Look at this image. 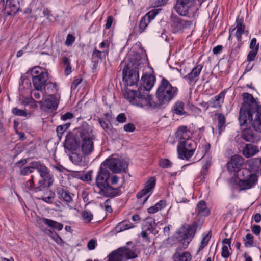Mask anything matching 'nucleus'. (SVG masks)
<instances>
[{"instance_id":"f257e3e1","label":"nucleus","mask_w":261,"mask_h":261,"mask_svg":"<svg viewBox=\"0 0 261 261\" xmlns=\"http://www.w3.org/2000/svg\"><path fill=\"white\" fill-rule=\"evenodd\" d=\"M156 79L151 74H144L141 77L138 91L127 89L124 94L125 99L130 103L140 107H155V104L151 96L148 94L154 86Z\"/></svg>"},{"instance_id":"f03ea898","label":"nucleus","mask_w":261,"mask_h":261,"mask_svg":"<svg viewBox=\"0 0 261 261\" xmlns=\"http://www.w3.org/2000/svg\"><path fill=\"white\" fill-rule=\"evenodd\" d=\"M260 162L261 160L258 158L250 159L247 161V167L239 173L238 176L240 178L239 185L241 189L251 188L257 183L258 177L260 175L259 169Z\"/></svg>"},{"instance_id":"7ed1b4c3","label":"nucleus","mask_w":261,"mask_h":261,"mask_svg":"<svg viewBox=\"0 0 261 261\" xmlns=\"http://www.w3.org/2000/svg\"><path fill=\"white\" fill-rule=\"evenodd\" d=\"M110 173L107 169L100 167L97 172L94 190L99 195L107 197L118 195L119 189L111 187L108 183Z\"/></svg>"},{"instance_id":"20e7f679","label":"nucleus","mask_w":261,"mask_h":261,"mask_svg":"<svg viewBox=\"0 0 261 261\" xmlns=\"http://www.w3.org/2000/svg\"><path fill=\"white\" fill-rule=\"evenodd\" d=\"M177 92L178 89L163 78L156 90V96L160 105H167L176 96Z\"/></svg>"},{"instance_id":"39448f33","label":"nucleus","mask_w":261,"mask_h":261,"mask_svg":"<svg viewBox=\"0 0 261 261\" xmlns=\"http://www.w3.org/2000/svg\"><path fill=\"white\" fill-rule=\"evenodd\" d=\"M77 136L81 138L80 147L85 155L91 154L94 150V135L91 126L85 123L79 128Z\"/></svg>"},{"instance_id":"423d86ee","label":"nucleus","mask_w":261,"mask_h":261,"mask_svg":"<svg viewBox=\"0 0 261 261\" xmlns=\"http://www.w3.org/2000/svg\"><path fill=\"white\" fill-rule=\"evenodd\" d=\"M36 169L40 174L41 178H45V182L50 183V174L49 173L47 168L39 162H33L29 166H25L21 168L20 174L22 175H28L33 172Z\"/></svg>"},{"instance_id":"0eeeda50","label":"nucleus","mask_w":261,"mask_h":261,"mask_svg":"<svg viewBox=\"0 0 261 261\" xmlns=\"http://www.w3.org/2000/svg\"><path fill=\"white\" fill-rule=\"evenodd\" d=\"M196 148L197 144L192 139L178 142L177 149L179 158L188 160L193 155Z\"/></svg>"},{"instance_id":"6e6552de","label":"nucleus","mask_w":261,"mask_h":261,"mask_svg":"<svg viewBox=\"0 0 261 261\" xmlns=\"http://www.w3.org/2000/svg\"><path fill=\"white\" fill-rule=\"evenodd\" d=\"M156 178L154 176L149 177L144 185V188L136 195V197L141 202L145 203L152 194L155 187Z\"/></svg>"},{"instance_id":"1a4fd4ad","label":"nucleus","mask_w":261,"mask_h":261,"mask_svg":"<svg viewBox=\"0 0 261 261\" xmlns=\"http://www.w3.org/2000/svg\"><path fill=\"white\" fill-rule=\"evenodd\" d=\"M195 4V0H175L174 9L181 16H188Z\"/></svg>"},{"instance_id":"9d476101","label":"nucleus","mask_w":261,"mask_h":261,"mask_svg":"<svg viewBox=\"0 0 261 261\" xmlns=\"http://www.w3.org/2000/svg\"><path fill=\"white\" fill-rule=\"evenodd\" d=\"M60 100V95L50 94L47 96L44 97L42 100L39 102L42 110L47 111L55 110L57 109Z\"/></svg>"},{"instance_id":"9b49d317","label":"nucleus","mask_w":261,"mask_h":261,"mask_svg":"<svg viewBox=\"0 0 261 261\" xmlns=\"http://www.w3.org/2000/svg\"><path fill=\"white\" fill-rule=\"evenodd\" d=\"M139 79V71L135 67L131 68L129 65L125 66L123 71V80L127 86H132L135 85Z\"/></svg>"},{"instance_id":"f8f14e48","label":"nucleus","mask_w":261,"mask_h":261,"mask_svg":"<svg viewBox=\"0 0 261 261\" xmlns=\"http://www.w3.org/2000/svg\"><path fill=\"white\" fill-rule=\"evenodd\" d=\"M177 239L179 241L181 249H186L191 242L194 234L192 233L190 227H182L178 230Z\"/></svg>"},{"instance_id":"ddd939ff","label":"nucleus","mask_w":261,"mask_h":261,"mask_svg":"<svg viewBox=\"0 0 261 261\" xmlns=\"http://www.w3.org/2000/svg\"><path fill=\"white\" fill-rule=\"evenodd\" d=\"M108 168L114 173H120L125 171L127 167V164L124 160H121L118 158H109L104 162Z\"/></svg>"},{"instance_id":"4468645a","label":"nucleus","mask_w":261,"mask_h":261,"mask_svg":"<svg viewBox=\"0 0 261 261\" xmlns=\"http://www.w3.org/2000/svg\"><path fill=\"white\" fill-rule=\"evenodd\" d=\"M248 105H242L240 111L239 120L241 125H248L252 122L253 115L255 116L256 110L249 109Z\"/></svg>"},{"instance_id":"2eb2a0df","label":"nucleus","mask_w":261,"mask_h":261,"mask_svg":"<svg viewBox=\"0 0 261 261\" xmlns=\"http://www.w3.org/2000/svg\"><path fill=\"white\" fill-rule=\"evenodd\" d=\"M44 178H41V179L38 182L37 186L35 187L34 182V176L32 175L31 179H29L24 184V187L26 190L28 191H34L35 192L40 191L45 188L50 187L53 182V178L51 175L50 181V183L48 182V184H47V182H45Z\"/></svg>"},{"instance_id":"dca6fc26","label":"nucleus","mask_w":261,"mask_h":261,"mask_svg":"<svg viewBox=\"0 0 261 261\" xmlns=\"http://www.w3.org/2000/svg\"><path fill=\"white\" fill-rule=\"evenodd\" d=\"M79 134V128L77 129L75 134H68L67 135L65 141V147L71 150H76L80 147L81 138L77 136Z\"/></svg>"},{"instance_id":"f3484780","label":"nucleus","mask_w":261,"mask_h":261,"mask_svg":"<svg viewBox=\"0 0 261 261\" xmlns=\"http://www.w3.org/2000/svg\"><path fill=\"white\" fill-rule=\"evenodd\" d=\"M244 163V158L240 155H234L227 163V169L230 172H240Z\"/></svg>"},{"instance_id":"a211bd4d","label":"nucleus","mask_w":261,"mask_h":261,"mask_svg":"<svg viewBox=\"0 0 261 261\" xmlns=\"http://www.w3.org/2000/svg\"><path fill=\"white\" fill-rule=\"evenodd\" d=\"M158 14V10H152L141 18L139 24V32H143L151 20H153Z\"/></svg>"},{"instance_id":"6ab92c4d","label":"nucleus","mask_w":261,"mask_h":261,"mask_svg":"<svg viewBox=\"0 0 261 261\" xmlns=\"http://www.w3.org/2000/svg\"><path fill=\"white\" fill-rule=\"evenodd\" d=\"M195 213L196 214V219H199V223L201 224L203 219H201L200 220L201 218L207 216L210 214V210L207 207L206 203L204 201L201 200L197 204Z\"/></svg>"},{"instance_id":"aec40b11","label":"nucleus","mask_w":261,"mask_h":261,"mask_svg":"<svg viewBox=\"0 0 261 261\" xmlns=\"http://www.w3.org/2000/svg\"><path fill=\"white\" fill-rule=\"evenodd\" d=\"M202 68L203 66L201 64H199L193 68L190 73L183 77L189 84H195L198 81L199 75Z\"/></svg>"},{"instance_id":"412c9836","label":"nucleus","mask_w":261,"mask_h":261,"mask_svg":"<svg viewBox=\"0 0 261 261\" xmlns=\"http://www.w3.org/2000/svg\"><path fill=\"white\" fill-rule=\"evenodd\" d=\"M192 133L187 127L181 126L179 127L176 133V137L178 142H184L185 140L191 139Z\"/></svg>"},{"instance_id":"4be33fe9","label":"nucleus","mask_w":261,"mask_h":261,"mask_svg":"<svg viewBox=\"0 0 261 261\" xmlns=\"http://www.w3.org/2000/svg\"><path fill=\"white\" fill-rule=\"evenodd\" d=\"M48 80V73H43L37 77L32 78V83L36 90H41L42 88L45 85Z\"/></svg>"},{"instance_id":"5701e85b","label":"nucleus","mask_w":261,"mask_h":261,"mask_svg":"<svg viewBox=\"0 0 261 261\" xmlns=\"http://www.w3.org/2000/svg\"><path fill=\"white\" fill-rule=\"evenodd\" d=\"M259 151V148L252 144H246L242 149V154L247 158L255 155Z\"/></svg>"},{"instance_id":"b1692460","label":"nucleus","mask_w":261,"mask_h":261,"mask_svg":"<svg viewBox=\"0 0 261 261\" xmlns=\"http://www.w3.org/2000/svg\"><path fill=\"white\" fill-rule=\"evenodd\" d=\"M243 99L244 103L243 105H248L249 107V109L253 108L256 110L257 109L258 110L259 107H261V106L258 105L253 96L248 93H244L243 94Z\"/></svg>"},{"instance_id":"393cba45","label":"nucleus","mask_w":261,"mask_h":261,"mask_svg":"<svg viewBox=\"0 0 261 261\" xmlns=\"http://www.w3.org/2000/svg\"><path fill=\"white\" fill-rule=\"evenodd\" d=\"M4 10L8 15L15 14L18 10V0H6Z\"/></svg>"},{"instance_id":"a878e982","label":"nucleus","mask_w":261,"mask_h":261,"mask_svg":"<svg viewBox=\"0 0 261 261\" xmlns=\"http://www.w3.org/2000/svg\"><path fill=\"white\" fill-rule=\"evenodd\" d=\"M225 92L222 91L209 100L210 106L214 108H220L224 102Z\"/></svg>"},{"instance_id":"bb28decb","label":"nucleus","mask_w":261,"mask_h":261,"mask_svg":"<svg viewBox=\"0 0 261 261\" xmlns=\"http://www.w3.org/2000/svg\"><path fill=\"white\" fill-rule=\"evenodd\" d=\"M39 222L41 224H44L48 227L58 231L61 230L63 228V225L61 223L47 218H41L39 219Z\"/></svg>"},{"instance_id":"cd10ccee","label":"nucleus","mask_w":261,"mask_h":261,"mask_svg":"<svg viewBox=\"0 0 261 261\" xmlns=\"http://www.w3.org/2000/svg\"><path fill=\"white\" fill-rule=\"evenodd\" d=\"M135 227V225L127 220H124L119 223L115 227L114 230L117 233H119L125 230L132 229Z\"/></svg>"},{"instance_id":"c85d7f7f","label":"nucleus","mask_w":261,"mask_h":261,"mask_svg":"<svg viewBox=\"0 0 261 261\" xmlns=\"http://www.w3.org/2000/svg\"><path fill=\"white\" fill-rule=\"evenodd\" d=\"M236 37L238 42H241L242 41V35L244 34L245 31V25L243 24V20L239 19L238 18L236 21Z\"/></svg>"},{"instance_id":"c756f323","label":"nucleus","mask_w":261,"mask_h":261,"mask_svg":"<svg viewBox=\"0 0 261 261\" xmlns=\"http://www.w3.org/2000/svg\"><path fill=\"white\" fill-rule=\"evenodd\" d=\"M222 243L223 246L222 248L221 256L223 258H228L231 254L229 250L230 248L231 239L225 238L222 240Z\"/></svg>"},{"instance_id":"7c9ffc66","label":"nucleus","mask_w":261,"mask_h":261,"mask_svg":"<svg viewBox=\"0 0 261 261\" xmlns=\"http://www.w3.org/2000/svg\"><path fill=\"white\" fill-rule=\"evenodd\" d=\"M174 261H190L191 260V255L188 251L179 252L176 251L172 257Z\"/></svg>"},{"instance_id":"2f4dec72","label":"nucleus","mask_w":261,"mask_h":261,"mask_svg":"<svg viewBox=\"0 0 261 261\" xmlns=\"http://www.w3.org/2000/svg\"><path fill=\"white\" fill-rule=\"evenodd\" d=\"M35 13V16L36 18L38 17H46V18L50 21H52V15L50 11L46 8L38 9L37 10H32Z\"/></svg>"},{"instance_id":"473e14b6","label":"nucleus","mask_w":261,"mask_h":261,"mask_svg":"<svg viewBox=\"0 0 261 261\" xmlns=\"http://www.w3.org/2000/svg\"><path fill=\"white\" fill-rule=\"evenodd\" d=\"M252 126L256 131L261 132V107L256 110L254 119L252 121Z\"/></svg>"},{"instance_id":"72a5a7b5","label":"nucleus","mask_w":261,"mask_h":261,"mask_svg":"<svg viewBox=\"0 0 261 261\" xmlns=\"http://www.w3.org/2000/svg\"><path fill=\"white\" fill-rule=\"evenodd\" d=\"M172 27L174 33L182 30L183 19L177 16L172 17Z\"/></svg>"},{"instance_id":"f704fd0d","label":"nucleus","mask_w":261,"mask_h":261,"mask_svg":"<svg viewBox=\"0 0 261 261\" xmlns=\"http://www.w3.org/2000/svg\"><path fill=\"white\" fill-rule=\"evenodd\" d=\"M167 205V202L165 200H161L154 205L149 207L147 212L149 214H155L158 211L164 208Z\"/></svg>"},{"instance_id":"c9c22d12","label":"nucleus","mask_w":261,"mask_h":261,"mask_svg":"<svg viewBox=\"0 0 261 261\" xmlns=\"http://www.w3.org/2000/svg\"><path fill=\"white\" fill-rule=\"evenodd\" d=\"M107 261H123V254L121 253L120 248L111 252L107 256Z\"/></svg>"},{"instance_id":"e433bc0d","label":"nucleus","mask_w":261,"mask_h":261,"mask_svg":"<svg viewBox=\"0 0 261 261\" xmlns=\"http://www.w3.org/2000/svg\"><path fill=\"white\" fill-rule=\"evenodd\" d=\"M185 104L180 101H176L173 106L172 111L176 115H183L186 114L184 109Z\"/></svg>"},{"instance_id":"4c0bfd02","label":"nucleus","mask_w":261,"mask_h":261,"mask_svg":"<svg viewBox=\"0 0 261 261\" xmlns=\"http://www.w3.org/2000/svg\"><path fill=\"white\" fill-rule=\"evenodd\" d=\"M121 253L123 254L124 260L134 258L137 256L133 250L128 248L127 247L120 248Z\"/></svg>"},{"instance_id":"58836bf2","label":"nucleus","mask_w":261,"mask_h":261,"mask_svg":"<svg viewBox=\"0 0 261 261\" xmlns=\"http://www.w3.org/2000/svg\"><path fill=\"white\" fill-rule=\"evenodd\" d=\"M211 238L210 232L204 233L202 234V239L199 244L198 252L201 251L208 244Z\"/></svg>"},{"instance_id":"ea45409f","label":"nucleus","mask_w":261,"mask_h":261,"mask_svg":"<svg viewBox=\"0 0 261 261\" xmlns=\"http://www.w3.org/2000/svg\"><path fill=\"white\" fill-rule=\"evenodd\" d=\"M242 136L248 142H254L255 140L254 133L250 128L245 129L243 131Z\"/></svg>"},{"instance_id":"a19ab883","label":"nucleus","mask_w":261,"mask_h":261,"mask_svg":"<svg viewBox=\"0 0 261 261\" xmlns=\"http://www.w3.org/2000/svg\"><path fill=\"white\" fill-rule=\"evenodd\" d=\"M58 194L60 198L67 203H70L72 200L70 193L62 188L58 190Z\"/></svg>"},{"instance_id":"79ce46f5","label":"nucleus","mask_w":261,"mask_h":261,"mask_svg":"<svg viewBox=\"0 0 261 261\" xmlns=\"http://www.w3.org/2000/svg\"><path fill=\"white\" fill-rule=\"evenodd\" d=\"M70 159L73 163L77 165H82L84 164L83 161V156L80 154L73 152L70 155Z\"/></svg>"},{"instance_id":"37998d69","label":"nucleus","mask_w":261,"mask_h":261,"mask_svg":"<svg viewBox=\"0 0 261 261\" xmlns=\"http://www.w3.org/2000/svg\"><path fill=\"white\" fill-rule=\"evenodd\" d=\"M112 42V38L111 37H108L101 42L99 45L100 49L105 53L108 54L109 50L110 44Z\"/></svg>"},{"instance_id":"c03bdc74","label":"nucleus","mask_w":261,"mask_h":261,"mask_svg":"<svg viewBox=\"0 0 261 261\" xmlns=\"http://www.w3.org/2000/svg\"><path fill=\"white\" fill-rule=\"evenodd\" d=\"M47 72L44 69L41 68L40 66H35L31 70L32 78L42 75L43 73H46Z\"/></svg>"},{"instance_id":"a18cd8bd","label":"nucleus","mask_w":261,"mask_h":261,"mask_svg":"<svg viewBox=\"0 0 261 261\" xmlns=\"http://www.w3.org/2000/svg\"><path fill=\"white\" fill-rule=\"evenodd\" d=\"M47 234L59 245L63 246L64 242L62 239L56 233L53 232L50 230H47Z\"/></svg>"},{"instance_id":"49530a36","label":"nucleus","mask_w":261,"mask_h":261,"mask_svg":"<svg viewBox=\"0 0 261 261\" xmlns=\"http://www.w3.org/2000/svg\"><path fill=\"white\" fill-rule=\"evenodd\" d=\"M158 164L159 166L163 168H171L173 165L171 161L165 158H161L160 159Z\"/></svg>"},{"instance_id":"de8ad7c7","label":"nucleus","mask_w":261,"mask_h":261,"mask_svg":"<svg viewBox=\"0 0 261 261\" xmlns=\"http://www.w3.org/2000/svg\"><path fill=\"white\" fill-rule=\"evenodd\" d=\"M107 55H108L107 54L105 53L101 50H98L95 48L93 50V54H92V58L94 59H95L97 60H98L103 58H105Z\"/></svg>"},{"instance_id":"09e8293b","label":"nucleus","mask_w":261,"mask_h":261,"mask_svg":"<svg viewBox=\"0 0 261 261\" xmlns=\"http://www.w3.org/2000/svg\"><path fill=\"white\" fill-rule=\"evenodd\" d=\"M218 129L219 130V133H220L223 130L225 126V118L224 115L222 114H220L218 117Z\"/></svg>"},{"instance_id":"8fccbe9b","label":"nucleus","mask_w":261,"mask_h":261,"mask_svg":"<svg viewBox=\"0 0 261 261\" xmlns=\"http://www.w3.org/2000/svg\"><path fill=\"white\" fill-rule=\"evenodd\" d=\"M45 92L46 93L51 94L53 93L56 92L58 90L57 85L55 83L49 82L47 84V89Z\"/></svg>"},{"instance_id":"3c124183","label":"nucleus","mask_w":261,"mask_h":261,"mask_svg":"<svg viewBox=\"0 0 261 261\" xmlns=\"http://www.w3.org/2000/svg\"><path fill=\"white\" fill-rule=\"evenodd\" d=\"M259 43H257V40L255 38H253L250 42L249 48L250 51H253L258 52L259 50Z\"/></svg>"},{"instance_id":"603ef678","label":"nucleus","mask_w":261,"mask_h":261,"mask_svg":"<svg viewBox=\"0 0 261 261\" xmlns=\"http://www.w3.org/2000/svg\"><path fill=\"white\" fill-rule=\"evenodd\" d=\"M146 224H149V226L147 227V229L151 232L154 233L156 227L154 219L152 218L147 219Z\"/></svg>"},{"instance_id":"864d4df0","label":"nucleus","mask_w":261,"mask_h":261,"mask_svg":"<svg viewBox=\"0 0 261 261\" xmlns=\"http://www.w3.org/2000/svg\"><path fill=\"white\" fill-rule=\"evenodd\" d=\"M83 219L87 222H90L93 219V215L88 210H85L82 213Z\"/></svg>"},{"instance_id":"5fc2aeb1","label":"nucleus","mask_w":261,"mask_h":261,"mask_svg":"<svg viewBox=\"0 0 261 261\" xmlns=\"http://www.w3.org/2000/svg\"><path fill=\"white\" fill-rule=\"evenodd\" d=\"M245 241L244 245L246 247L252 246L253 243V236L250 233L247 234L245 236Z\"/></svg>"},{"instance_id":"6e6d98bb","label":"nucleus","mask_w":261,"mask_h":261,"mask_svg":"<svg viewBox=\"0 0 261 261\" xmlns=\"http://www.w3.org/2000/svg\"><path fill=\"white\" fill-rule=\"evenodd\" d=\"M257 53L258 52L249 51L247 56L246 61L248 62H251L254 61L256 57Z\"/></svg>"},{"instance_id":"4d7b16f0","label":"nucleus","mask_w":261,"mask_h":261,"mask_svg":"<svg viewBox=\"0 0 261 261\" xmlns=\"http://www.w3.org/2000/svg\"><path fill=\"white\" fill-rule=\"evenodd\" d=\"M98 122H99V124H100L101 126L105 130H106L110 128V122L108 120H103V119H99L98 120Z\"/></svg>"},{"instance_id":"13d9d810","label":"nucleus","mask_w":261,"mask_h":261,"mask_svg":"<svg viewBox=\"0 0 261 261\" xmlns=\"http://www.w3.org/2000/svg\"><path fill=\"white\" fill-rule=\"evenodd\" d=\"M12 112L14 115L17 116H25L27 115V112L25 111L17 108H14L12 109Z\"/></svg>"},{"instance_id":"bf43d9fd","label":"nucleus","mask_w":261,"mask_h":261,"mask_svg":"<svg viewBox=\"0 0 261 261\" xmlns=\"http://www.w3.org/2000/svg\"><path fill=\"white\" fill-rule=\"evenodd\" d=\"M92 173L91 171L87 172L82 176V179L83 181H91L92 180Z\"/></svg>"},{"instance_id":"052dcab7","label":"nucleus","mask_w":261,"mask_h":261,"mask_svg":"<svg viewBox=\"0 0 261 261\" xmlns=\"http://www.w3.org/2000/svg\"><path fill=\"white\" fill-rule=\"evenodd\" d=\"M75 41V37L71 34H68L67 35L65 44L67 46H70L73 44Z\"/></svg>"},{"instance_id":"680f3d73","label":"nucleus","mask_w":261,"mask_h":261,"mask_svg":"<svg viewBox=\"0 0 261 261\" xmlns=\"http://www.w3.org/2000/svg\"><path fill=\"white\" fill-rule=\"evenodd\" d=\"M123 128L125 132H133L135 129V126L132 123H128L124 125Z\"/></svg>"},{"instance_id":"e2e57ef3","label":"nucleus","mask_w":261,"mask_h":261,"mask_svg":"<svg viewBox=\"0 0 261 261\" xmlns=\"http://www.w3.org/2000/svg\"><path fill=\"white\" fill-rule=\"evenodd\" d=\"M74 117V115L70 112H67L65 114L63 115L61 117V119L63 121H66L67 120H70Z\"/></svg>"},{"instance_id":"0e129e2a","label":"nucleus","mask_w":261,"mask_h":261,"mask_svg":"<svg viewBox=\"0 0 261 261\" xmlns=\"http://www.w3.org/2000/svg\"><path fill=\"white\" fill-rule=\"evenodd\" d=\"M182 30L191 28L193 24V21L183 19Z\"/></svg>"},{"instance_id":"69168bd1","label":"nucleus","mask_w":261,"mask_h":261,"mask_svg":"<svg viewBox=\"0 0 261 261\" xmlns=\"http://www.w3.org/2000/svg\"><path fill=\"white\" fill-rule=\"evenodd\" d=\"M182 30L191 28L193 24V21L183 19Z\"/></svg>"},{"instance_id":"338daca9","label":"nucleus","mask_w":261,"mask_h":261,"mask_svg":"<svg viewBox=\"0 0 261 261\" xmlns=\"http://www.w3.org/2000/svg\"><path fill=\"white\" fill-rule=\"evenodd\" d=\"M66 130V129L65 128H64V127L63 126V125L58 126L56 129L58 136L59 138H61L62 137V134Z\"/></svg>"},{"instance_id":"774afa93","label":"nucleus","mask_w":261,"mask_h":261,"mask_svg":"<svg viewBox=\"0 0 261 261\" xmlns=\"http://www.w3.org/2000/svg\"><path fill=\"white\" fill-rule=\"evenodd\" d=\"M242 44V43L241 42H239L237 44L234 45L231 49V54H236Z\"/></svg>"}]
</instances>
